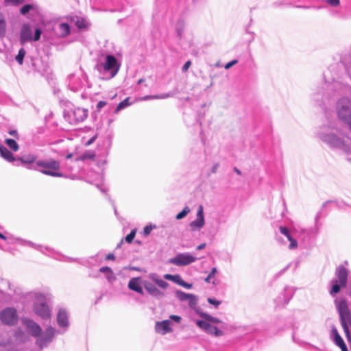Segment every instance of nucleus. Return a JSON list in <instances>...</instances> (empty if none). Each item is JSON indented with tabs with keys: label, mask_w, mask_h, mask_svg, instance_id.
<instances>
[{
	"label": "nucleus",
	"mask_w": 351,
	"mask_h": 351,
	"mask_svg": "<svg viewBox=\"0 0 351 351\" xmlns=\"http://www.w3.org/2000/svg\"><path fill=\"white\" fill-rule=\"evenodd\" d=\"M317 137L329 147L351 154V139L336 120H328L317 132Z\"/></svg>",
	"instance_id": "f257e3e1"
},
{
	"label": "nucleus",
	"mask_w": 351,
	"mask_h": 351,
	"mask_svg": "<svg viewBox=\"0 0 351 351\" xmlns=\"http://www.w3.org/2000/svg\"><path fill=\"white\" fill-rule=\"evenodd\" d=\"M348 80L351 82L350 71L348 69L344 77L341 79L333 80L331 82L326 80L324 86L312 95V99L318 106H322L324 99L337 95L351 96V84L348 83Z\"/></svg>",
	"instance_id": "f03ea898"
},
{
	"label": "nucleus",
	"mask_w": 351,
	"mask_h": 351,
	"mask_svg": "<svg viewBox=\"0 0 351 351\" xmlns=\"http://www.w3.org/2000/svg\"><path fill=\"white\" fill-rule=\"evenodd\" d=\"M97 68L100 73L104 74L103 78L111 79L118 73L120 64L115 56L108 54L104 56L103 60H100L97 64Z\"/></svg>",
	"instance_id": "7ed1b4c3"
},
{
	"label": "nucleus",
	"mask_w": 351,
	"mask_h": 351,
	"mask_svg": "<svg viewBox=\"0 0 351 351\" xmlns=\"http://www.w3.org/2000/svg\"><path fill=\"white\" fill-rule=\"evenodd\" d=\"M60 162L53 159L38 160L36 166L27 167V169L41 172L42 173L52 177H63V173L60 172Z\"/></svg>",
	"instance_id": "20e7f679"
},
{
	"label": "nucleus",
	"mask_w": 351,
	"mask_h": 351,
	"mask_svg": "<svg viewBox=\"0 0 351 351\" xmlns=\"http://www.w3.org/2000/svg\"><path fill=\"white\" fill-rule=\"evenodd\" d=\"M30 297L34 299L33 311L34 313L43 320L50 319L51 309L47 304L45 295L40 292H33Z\"/></svg>",
	"instance_id": "39448f33"
},
{
	"label": "nucleus",
	"mask_w": 351,
	"mask_h": 351,
	"mask_svg": "<svg viewBox=\"0 0 351 351\" xmlns=\"http://www.w3.org/2000/svg\"><path fill=\"white\" fill-rule=\"evenodd\" d=\"M335 304L339 313L341 326L346 335L349 336V326H351V312L348 302L343 298H337L335 300Z\"/></svg>",
	"instance_id": "423d86ee"
},
{
	"label": "nucleus",
	"mask_w": 351,
	"mask_h": 351,
	"mask_svg": "<svg viewBox=\"0 0 351 351\" xmlns=\"http://www.w3.org/2000/svg\"><path fill=\"white\" fill-rule=\"evenodd\" d=\"M64 119L69 123L75 125L83 122L88 117V110L76 107L73 105L67 106L63 112Z\"/></svg>",
	"instance_id": "0eeeda50"
},
{
	"label": "nucleus",
	"mask_w": 351,
	"mask_h": 351,
	"mask_svg": "<svg viewBox=\"0 0 351 351\" xmlns=\"http://www.w3.org/2000/svg\"><path fill=\"white\" fill-rule=\"evenodd\" d=\"M348 281V270L343 265H339L335 271V278L330 281L332 285L330 293L334 296L338 293L341 288L346 286Z\"/></svg>",
	"instance_id": "6e6552de"
},
{
	"label": "nucleus",
	"mask_w": 351,
	"mask_h": 351,
	"mask_svg": "<svg viewBox=\"0 0 351 351\" xmlns=\"http://www.w3.org/2000/svg\"><path fill=\"white\" fill-rule=\"evenodd\" d=\"M60 332L52 326L47 327L36 339V343L40 350L47 347L52 342L55 335Z\"/></svg>",
	"instance_id": "1a4fd4ad"
},
{
	"label": "nucleus",
	"mask_w": 351,
	"mask_h": 351,
	"mask_svg": "<svg viewBox=\"0 0 351 351\" xmlns=\"http://www.w3.org/2000/svg\"><path fill=\"white\" fill-rule=\"evenodd\" d=\"M0 239L5 240V241L8 240V239H12V243H14V241H19L21 245L29 246L32 248H34L35 250H36L38 251H40V252H42L43 254H49L53 252V250L48 246H43L41 245H38V244L32 243L30 241L24 240V239H20L19 237L15 238V237H13L12 236L6 237L1 232H0Z\"/></svg>",
	"instance_id": "9d476101"
},
{
	"label": "nucleus",
	"mask_w": 351,
	"mask_h": 351,
	"mask_svg": "<svg viewBox=\"0 0 351 351\" xmlns=\"http://www.w3.org/2000/svg\"><path fill=\"white\" fill-rule=\"evenodd\" d=\"M197 258L190 253H178L169 260V263L178 267L189 265L195 262Z\"/></svg>",
	"instance_id": "9b49d317"
},
{
	"label": "nucleus",
	"mask_w": 351,
	"mask_h": 351,
	"mask_svg": "<svg viewBox=\"0 0 351 351\" xmlns=\"http://www.w3.org/2000/svg\"><path fill=\"white\" fill-rule=\"evenodd\" d=\"M295 289L291 287H286L282 293L274 300L276 307L281 308L285 306L291 300L294 293Z\"/></svg>",
	"instance_id": "f8f14e48"
},
{
	"label": "nucleus",
	"mask_w": 351,
	"mask_h": 351,
	"mask_svg": "<svg viewBox=\"0 0 351 351\" xmlns=\"http://www.w3.org/2000/svg\"><path fill=\"white\" fill-rule=\"evenodd\" d=\"M0 319L5 325H14L18 321L16 310L10 307L5 308L0 313Z\"/></svg>",
	"instance_id": "ddd939ff"
},
{
	"label": "nucleus",
	"mask_w": 351,
	"mask_h": 351,
	"mask_svg": "<svg viewBox=\"0 0 351 351\" xmlns=\"http://www.w3.org/2000/svg\"><path fill=\"white\" fill-rule=\"evenodd\" d=\"M86 82V75L82 74L81 76L76 77L71 75L69 76L68 86L71 90L76 92L83 88Z\"/></svg>",
	"instance_id": "4468645a"
},
{
	"label": "nucleus",
	"mask_w": 351,
	"mask_h": 351,
	"mask_svg": "<svg viewBox=\"0 0 351 351\" xmlns=\"http://www.w3.org/2000/svg\"><path fill=\"white\" fill-rule=\"evenodd\" d=\"M57 324L62 328L61 330H58L60 334L64 333L69 326V315L66 309H59L57 315Z\"/></svg>",
	"instance_id": "2eb2a0df"
},
{
	"label": "nucleus",
	"mask_w": 351,
	"mask_h": 351,
	"mask_svg": "<svg viewBox=\"0 0 351 351\" xmlns=\"http://www.w3.org/2000/svg\"><path fill=\"white\" fill-rule=\"evenodd\" d=\"M22 322L32 337L38 338L40 336L42 328L36 322L29 318H24Z\"/></svg>",
	"instance_id": "dca6fc26"
},
{
	"label": "nucleus",
	"mask_w": 351,
	"mask_h": 351,
	"mask_svg": "<svg viewBox=\"0 0 351 351\" xmlns=\"http://www.w3.org/2000/svg\"><path fill=\"white\" fill-rule=\"evenodd\" d=\"M196 324L199 328L210 335H214L215 337H220L223 335L222 330L218 329L216 326H212L210 323L206 321L197 320Z\"/></svg>",
	"instance_id": "f3484780"
},
{
	"label": "nucleus",
	"mask_w": 351,
	"mask_h": 351,
	"mask_svg": "<svg viewBox=\"0 0 351 351\" xmlns=\"http://www.w3.org/2000/svg\"><path fill=\"white\" fill-rule=\"evenodd\" d=\"M205 224L204 210L202 206H199L197 212L196 219L190 223V227L192 230H199Z\"/></svg>",
	"instance_id": "a211bd4d"
},
{
	"label": "nucleus",
	"mask_w": 351,
	"mask_h": 351,
	"mask_svg": "<svg viewBox=\"0 0 351 351\" xmlns=\"http://www.w3.org/2000/svg\"><path fill=\"white\" fill-rule=\"evenodd\" d=\"M143 286L147 292L153 297L159 299L165 295L162 291H160L152 282L147 280H143Z\"/></svg>",
	"instance_id": "6ab92c4d"
},
{
	"label": "nucleus",
	"mask_w": 351,
	"mask_h": 351,
	"mask_svg": "<svg viewBox=\"0 0 351 351\" xmlns=\"http://www.w3.org/2000/svg\"><path fill=\"white\" fill-rule=\"evenodd\" d=\"M144 280H142L141 277L132 278L128 285V288L141 295L144 294L143 289V282Z\"/></svg>",
	"instance_id": "aec40b11"
},
{
	"label": "nucleus",
	"mask_w": 351,
	"mask_h": 351,
	"mask_svg": "<svg viewBox=\"0 0 351 351\" xmlns=\"http://www.w3.org/2000/svg\"><path fill=\"white\" fill-rule=\"evenodd\" d=\"M171 322L170 320H163L162 322H157L155 325V331L160 335H166L172 332L171 327Z\"/></svg>",
	"instance_id": "412c9836"
},
{
	"label": "nucleus",
	"mask_w": 351,
	"mask_h": 351,
	"mask_svg": "<svg viewBox=\"0 0 351 351\" xmlns=\"http://www.w3.org/2000/svg\"><path fill=\"white\" fill-rule=\"evenodd\" d=\"M32 40V32L28 24H24L20 34V43L21 45Z\"/></svg>",
	"instance_id": "4be33fe9"
},
{
	"label": "nucleus",
	"mask_w": 351,
	"mask_h": 351,
	"mask_svg": "<svg viewBox=\"0 0 351 351\" xmlns=\"http://www.w3.org/2000/svg\"><path fill=\"white\" fill-rule=\"evenodd\" d=\"M330 336H331V338L332 339L333 341L335 342V343L337 346H339L342 351H348V348L346 347V345L343 339L340 336V335L339 334V332L335 327H333L331 329Z\"/></svg>",
	"instance_id": "5701e85b"
},
{
	"label": "nucleus",
	"mask_w": 351,
	"mask_h": 351,
	"mask_svg": "<svg viewBox=\"0 0 351 351\" xmlns=\"http://www.w3.org/2000/svg\"><path fill=\"white\" fill-rule=\"evenodd\" d=\"M0 351H19L9 337H0Z\"/></svg>",
	"instance_id": "b1692460"
},
{
	"label": "nucleus",
	"mask_w": 351,
	"mask_h": 351,
	"mask_svg": "<svg viewBox=\"0 0 351 351\" xmlns=\"http://www.w3.org/2000/svg\"><path fill=\"white\" fill-rule=\"evenodd\" d=\"M36 158L37 156L36 155L28 154L18 158L17 160L27 168V167L36 166Z\"/></svg>",
	"instance_id": "393cba45"
},
{
	"label": "nucleus",
	"mask_w": 351,
	"mask_h": 351,
	"mask_svg": "<svg viewBox=\"0 0 351 351\" xmlns=\"http://www.w3.org/2000/svg\"><path fill=\"white\" fill-rule=\"evenodd\" d=\"M280 232L281 234H284L287 239L290 241L289 245V250H294L298 247V241L295 239L289 232L288 228L285 226H280L279 228Z\"/></svg>",
	"instance_id": "a878e982"
},
{
	"label": "nucleus",
	"mask_w": 351,
	"mask_h": 351,
	"mask_svg": "<svg viewBox=\"0 0 351 351\" xmlns=\"http://www.w3.org/2000/svg\"><path fill=\"white\" fill-rule=\"evenodd\" d=\"M148 278L152 282H154L156 285L162 289H167L169 286L168 282L161 279L160 276L156 273H150L148 275Z\"/></svg>",
	"instance_id": "bb28decb"
},
{
	"label": "nucleus",
	"mask_w": 351,
	"mask_h": 351,
	"mask_svg": "<svg viewBox=\"0 0 351 351\" xmlns=\"http://www.w3.org/2000/svg\"><path fill=\"white\" fill-rule=\"evenodd\" d=\"M148 278L152 282H154L156 285L162 289H167L169 286L168 282L161 279L160 276L156 273H150L148 275Z\"/></svg>",
	"instance_id": "cd10ccee"
},
{
	"label": "nucleus",
	"mask_w": 351,
	"mask_h": 351,
	"mask_svg": "<svg viewBox=\"0 0 351 351\" xmlns=\"http://www.w3.org/2000/svg\"><path fill=\"white\" fill-rule=\"evenodd\" d=\"M0 155L5 160L10 162L16 160L12 153L9 151L4 145L0 144Z\"/></svg>",
	"instance_id": "c85d7f7f"
},
{
	"label": "nucleus",
	"mask_w": 351,
	"mask_h": 351,
	"mask_svg": "<svg viewBox=\"0 0 351 351\" xmlns=\"http://www.w3.org/2000/svg\"><path fill=\"white\" fill-rule=\"evenodd\" d=\"M99 271L106 275V278L108 281L111 282L116 279V277L112 270V269L108 266L101 267L99 269Z\"/></svg>",
	"instance_id": "c756f323"
},
{
	"label": "nucleus",
	"mask_w": 351,
	"mask_h": 351,
	"mask_svg": "<svg viewBox=\"0 0 351 351\" xmlns=\"http://www.w3.org/2000/svg\"><path fill=\"white\" fill-rule=\"evenodd\" d=\"M71 32V27L67 23H62L58 26V34L61 37H66Z\"/></svg>",
	"instance_id": "7c9ffc66"
},
{
	"label": "nucleus",
	"mask_w": 351,
	"mask_h": 351,
	"mask_svg": "<svg viewBox=\"0 0 351 351\" xmlns=\"http://www.w3.org/2000/svg\"><path fill=\"white\" fill-rule=\"evenodd\" d=\"M217 272V269L216 267L212 268L208 276L204 279V281L207 283H212L215 286L217 285L218 282L215 279H213Z\"/></svg>",
	"instance_id": "2f4dec72"
},
{
	"label": "nucleus",
	"mask_w": 351,
	"mask_h": 351,
	"mask_svg": "<svg viewBox=\"0 0 351 351\" xmlns=\"http://www.w3.org/2000/svg\"><path fill=\"white\" fill-rule=\"evenodd\" d=\"M175 295L181 302H185L190 298H193V294L184 293L181 290L176 291Z\"/></svg>",
	"instance_id": "473e14b6"
},
{
	"label": "nucleus",
	"mask_w": 351,
	"mask_h": 351,
	"mask_svg": "<svg viewBox=\"0 0 351 351\" xmlns=\"http://www.w3.org/2000/svg\"><path fill=\"white\" fill-rule=\"evenodd\" d=\"M132 104L131 102H130V98L127 97L122 101H121L115 108L114 112L118 113L119 111L122 110L123 109L127 108L128 106H130Z\"/></svg>",
	"instance_id": "72a5a7b5"
},
{
	"label": "nucleus",
	"mask_w": 351,
	"mask_h": 351,
	"mask_svg": "<svg viewBox=\"0 0 351 351\" xmlns=\"http://www.w3.org/2000/svg\"><path fill=\"white\" fill-rule=\"evenodd\" d=\"M199 315L201 317H202L207 322H213V323H221V320L217 317H213L206 313H199Z\"/></svg>",
	"instance_id": "f704fd0d"
},
{
	"label": "nucleus",
	"mask_w": 351,
	"mask_h": 351,
	"mask_svg": "<svg viewBox=\"0 0 351 351\" xmlns=\"http://www.w3.org/2000/svg\"><path fill=\"white\" fill-rule=\"evenodd\" d=\"M5 143L13 152H16L19 150V146L14 139L5 138Z\"/></svg>",
	"instance_id": "c9c22d12"
},
{
	"label": "nucleus",
	"mask_w": 351,
	"mask_h": 351,
	"mask_svg": "<svg viewBox=\"0 0 351 351\" xmlns=\"http://www.w3.org/2000/svg\"><path fill=\"white\" fill-rule=\"evenodd\" d=\"M75 25L79 29H84L88 26V22L84 18L77 17L76 21H75Z\"/></svg>",
	"instance_id": "e433bc0d"
},
{
	"label": "nucleus",
	"mask_w": 351,
	"mask_h": 351,
	"mask_svg": "<svg viewBox=\"0 0 351 351\" xmlns=\"http://www.w3.org/2000/svg\"><path fill=\"white\" fill-rule=\"evenodd\" d=\"M26 54V51L24 49V48H21L19 49L18 54L15 57L16 61L20 64H23V59Z\"/></svg>",
	"instance_id": "4c0bfd02"
},
{
	"label": "nucleus",
	"mask_w": 351,
	"mask_h": 351,
	"mask_svg": "<svg viewBox=\"0 0 351 351\" xmlns=\"http://www.w3.org/2000/svg\"><path fill=\"white\" fill-rule=\"evenodd\" d=\"M184 27V23L182 20H179L176 25V30L178 36L181 38Z\"/></svg>",
	"instance_id": "58836bf2"
},
{
	"label": "nucleus",
	"mask_w": 351,
	"mask_h": 351,
	"mask_svg": "<svg viewBox=\"0 0 351 351\" xmlns=\"http://www.w3.org/2000/svg\"><path fill=\"white\" fill-rule=\"evenodd\" d=\"M174 282L186 289H191L192 287L191 284H189L184 280H183L179 275L178 278H177V280H176Z\"/></svg>",
	"instance_id": "ea45409f"
},
{
	"label": "nucleus",
	"mask_w": 351,
	"mask_h": 351,
	"mask_svg": "<svg viewBox=\"0 0 351 351\" xmlns=\"http://www.w3.org/2000/svg\"><path fill=\"white\" fill-rule=\"evenodd\" d=\"M190 212L188 206H186L181 212H180L176 217V219H182L184 218L186 215Z\"/></svg>",
	"instance_id": "a19ab883"
},
{
	"label": "nucleus",
	"mask_w": 351,
	"mask_h": 351,
	"mask_svg": "<svg viewBox=\"0 0 351 351\" xmlns=\"http://www.w3.org/2000/svg\"><path fill=\"white\" fill-rule=\"evenodd\" d=\"M33 9V5L31 4H25L21 7L20 12L23 15L27 14L31 10Z\"/></svg>",
	"instance_id": "79ce46f5"
},
{
	"label": "nucleus",
	"mask_w": 351,
	"mask_h": 351,
	"mask_svg": "<svg viewBox=\"0 0 351 351\" xmlns=\"http://www.w3.org/2000/svg\"><path fill=\"white\" fill-rule=\"evenodd\" d=\"M186 302H188V304H189V306L191 308H195V307L196 306V305H197V296H196V295H193V298H190L187 299Z\"/></svg>",
	"instance_id": "37998d69"
},
{
	"label": "nucleus",
	"mask_w": 351,
	"mask_h": 351,
	"mask_svg": "<svg viewBox=\"0 0 351 351\" xmlns=\"http://www.w3.org/2000/svg\"><path fill=\"white\" fill-rule=\"evenodd\" d=\"M5 22L4 19H0V37H3L5 34Z\"/></svg>",
	"instance_id": "c03bdc74"
},
{
	"label": "nucleus",
	"mask_w": 351,
	"mask_h": 351,
	"mask_svg": "<svg viewBox=\"0 0 351 351\" xmlns=\"http://www.w3.org/2000/svg\"><path fill=\"white\" fill-rule=\"evenodd\" d=\"M136 235V230H132L125 238V241L130 243L134 240Z\"/></svg>",
	"instance_id": "a18cd8bd"
},
{
	"label": "nucleus",
	"mask_w": 351,
	"mask_h": 351,
	"mask_svg": "<svg viewBox=\"0 0 351 351\" xmlns=\"http://www.w3.org/2000/svg\"><path fill=\"white\" fill-rule=\"evenodd\" d=\"M42 31L40 28H36L34 32V36H32V40L37 41L40 38Z\"/></svg>",
	"instance_id": "49530a36"
},
{
	"label": "nucleus",
	"mask_w": 351,
	"mask_h": 351,
	"mask_svg": "<svg viewBox=\"0 0 351 351\" xmlns=\"http://www.w3.org/2000/svg\"><path fill=\"white\" fill-rule=\"evenodd\" d=\"M155 228L156 226L152 225L146 226L143 229L144 235L148 236L150 234L151 231Z\"/></svg>",
	"instance_id": "de8ad7c7"
},
{
	"label": "nucleus",
	"mask_w": 351,
	"mask_h": 351,
	"mask_svg": "<svg viewBox=\"0 0 351 351\" xmlns=\"http://www.w3.org/2000/svg\"><path fill=\"white\" fill-rule=\"evenodd\" d=\"M207 300L209 304L214 305L216 308L221 303V301L213 298H208Z\"/></svg>",
	"instance_id": "09e8293b"
},
{
	"label": "nucleus",
	"mask_w": 351,
	"mask_h": 351,
	"mask_svg": "<svg viewBox=\"0 0 351 351\" xmlns=\"http://www.w3.org/2000/svg\"><path fill=\"white\" fill-rule=\"evenodd\" d=\"M25 0H5V3H10L13 5H18L24 2Z\"/></svg>",
	"instance_id": "8fccbe9b"
},
{
	"label": "nucleus",
	"mask_w": 351,
	"mask_h": 351,
	"mask_svg": "<svg viewBox=\"0 0 351 351\" xmlns=\"http://www.w3.org/2000/svg\"><path fill=\"white\" fill-rule=\"evenodd\" d=\"M164 278L166 280L175 282V280H177V278H178V275L165 274L164 276Z\"/></svg>",
	"instance_id": "3c124183"
},
{
	"label": "nucleus",
	"mask_w": 351,
	"mask_h": 351,
	"mask_svg": "<svg viewBox=\"0 0 351 351\" xmlns=\"http://www.w3.org/2000/svg\"><path fill=\"white\" fill-rule=\"evenodd\" d=\"M167 95H154V96H145L144 97V99H163L166 98Z\"/></svg>",
	"instance_id": "603ef678"
},
{
	"label": "nucleus",
	"mask_w": 351,
	"mask_h": 351,
	"mask_svg": "<svg viewBox=\"0 0 351 351\" xmlns=\"http://www.w3.org/2000/svg\"><path fill=\"white\" fill-rule=\"evenodd\" d=\"M238 62L237 60H233L229 62H228L226 65H225V69H230L232 66H234V64H236Z\"/></svg>",
	"instance_id": "864d4df0"
},
{
	"label": "nucleus",
	"mask_w": 351,
	"mask_h": 351,
	"mask_svg": "<svg viewBox=\"0 0 351 351\" xmlns=\"http://www.w3.org/2000/svg\"><path fill=\"white\" fill-rule=\"evenodd\" d=\"M327 3L331 6H337L339 5V0H326Z\"/></svg>",
	"instance_id": "5fc2aeb1"
},
{
	"label": "nucleus",
	"mask_w": 351,
	"mask_h": 351,
	"mask_svg": "<svg viewBox=\"0 0 351 351\" xmlns=\"http://www.w3.org/2000/svg\"><path fill=\"white\" fill-rule=\"evenodd\" d=\"M107 103L104 101H99L97 104V109L100 110L102 108L106 106Z\"/></svg>",
	"instance_id": "6e6d98bb"
},
{
	"label": "nucleus",
	"mask_w": 351,
	"mask_h": 351,
	"mask_svg": "<svg viewBox=\"0 0 351 351\" xmlns=\"http://www.w3.org/2000/svg\"><path fill=\"white\" fill-rule=\"evenodd\" d=\"M191 61L189 60V61L186 62L182 68V71L183 72L186 71L189 69V68L191 66Z\"/></svg>",
	"instance_id": "4d7b16f0"
},
{
	"label": "nucleus",
	"mask_w": 351,
	"mask_h": 351,
	"mask_svg": "<svg viewBox=\"0 0 351 351\" xmlns=\"http://www.w3.org/2000/svg\"><path fill=\"white\" fill-rule=\"evenodd\" d=\"M8 134L10 135L14 136L16 139H19V138L18 132H17V131L16 130H9Z\"/></svg>",
	"instance_id": "13d9d810"
},
{
	"label": "nucleus",
	"mask_w": 351,
	"mask_h": 351,
	"mask_svg": "<svg viewBox=\"0 0 351 351\" xmlns=\"http://www.w3.org/2000/svg\"><path fill=\"white\" fill-rule=\"evenodd\" d=\"M169 317L171 320H173L177 323H179L182 319L181 317H180L178 315H172Z\"/></svg>",
	"instance_id": "bf43d9fd"
},
{
	"label": "nucleus",
	"mask_w": 351,
	"mask_h": 351,
	"mask_svg": "<svg viewBox=\"0 0 351 351\" xmlns=\"http://www.w3.org/2000/svg\"><path fill=\"white\" fill-rule=\"evenodd\" d=\"M219 167V163H215L211 168L210 171L212 173H215Z\"/></svg>",
	"instance_id": "052dcab7"
},
{
	"label": "nucleus",
	"mask_w": 351,
	"mask_h": 351,
	"mask_svg": "<svg viewBox=\"0 0 351 351\" xmlns=\"http://www.w3.org/2000/svg\"><path fill=\"white\" fill-rule=\"evenodd\" d=\"M115 259V256L113 254H108L106 257V260L107 261H109V260H111V261H114Z\"/></svg>",
	"instance_id": "680f3d73"
},
{
	"label": "nucleus",
	"mask_w": 351,
	"mask_h": 351,
	"mask_svg": "<svg viewBox=\"0 0 351 351\" xmlns=\"http://www.w3.org/2000/svg\"><path fill=\"white\" fill-rule=\"evenodd\" d=\"M95 185L102 193H106V189L102 186L101 183H96Z\"/></svg>",
	"instance_id": "e2e57ef3"
},
{
	"label": "nucleus",
	"mask_w": 351,
	"mask_h": 351,
	"mask_svg": "<svg viewBox=\"0 0 351 351\" xmlns=\"http://www.w3.org/2000/svg\"><path fill=\"white\" fill-rule=\"evenodd\" d=\"M205 247H206V243H202L197 247V250H201L204 249Z\"/></svg>",
	"instance_id": "0e129e2a"
},
{
	"label": "nucleus",
	"mask_w": 351,
	"mask_h": 351,
	"mask_svg": "<svg viewBox=\"0 0 351 351\" xmlns=\"http://www.w3.org/2000/svg\"><path fill=\"white\" fill-rule=\"evenodd\" d=\"M292 339H293V342H295V343H298V344H300V341H298V340H297V339H296V338H295V333H293V335H292Z\"/></svg>",
	"instance_id": "69168bd1"
},
{
	"label": "nucleus",
	"mask_w": 351,
	"mask_h": 351,
	"mask_svg": "<svg viewBox=\"0 0 351 351\" xmlns=\"http://www.w3.org/2000/svg\"><path fill=\"white\" fill-rule=\"evenodd\" d=\"M123 243V240L122 239V240H121V241L118 243V245H117V247H116V248H117V249L120 248V247H121V245H122Z\"/></svg>",
	"instance_id": "338daca9"
},
{
	"label": "nucleus",
	"mask_w": 351,
	"mask_h": 351,
	"mask_svg": "<svg viewBox=\"0 0 351 351\" xmlns=\"http://www.w3.org/2000/svg\"><path fill=\"white\" fill-rule=\"evenodd\" d=\"M234 171L238 174V175H241V172L239 169H238L237 167L234 168Z\"/></svg>",
	"instance_id": "774afa93"
}]
</instances>
